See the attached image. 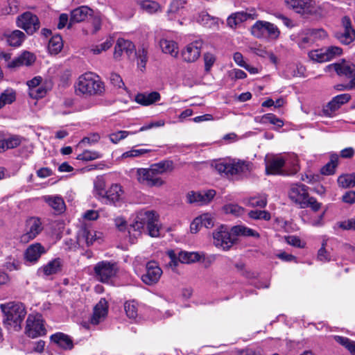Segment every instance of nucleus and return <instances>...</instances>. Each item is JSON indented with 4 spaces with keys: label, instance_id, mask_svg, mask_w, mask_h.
<instances>
[{
    "label": "nucleus",
    "instance_id": "f257e3e1",
    "mask_svg": "<svg viewBox=\"0 0 355 355\" xmlns=\"http://www.w3.org/2000/svg\"><path fill=\"white\" fill-rule=\"evenodd\" d=\"M116 227L120 231L128 230V234L134 237L139 235L144 226L146 225L148 234L152 237H157L159 235L158 226V216L154 211H139L135 220L129 225L122 217H118L114 220Z\"/></svg>",
    "mask_w": 355,
    "mask_h": 355
},
{
    "label": "nucleus",
    "instance_id": "f03ea898",
    "mask_svg": "<svg viewBox=\"0 0 355 355\" xmlns=\"http://www.w3.org/2000/svg\"><path fill=\"white\" fill-rule=\"evenodd\" d=\"M0 309L3 313V323L10 329L19 331L26 315L24 305L20 302H10L1 304Z\"/></svg>",
    "mask_w": 355,
    "mask_h": 355
},
{
    "label": "nucleus",
    "instance_id": "7ed1b4c3",
    "mask_svg": "<svg viewBox=\"0 0 355 355\" xmlns=\"http://www.w3.org/2000/svg\"><path fill=\"white\" fill-rule=\"evenodd\" d=\"M104 90V85L99 77L91 72L81 75L76 85L77 94L92 96L101 94Z\"/></svg>",
    "mask_w": 355,
    "mask_h": 355
},
{
    "label": "nucleus",
    "instance_id": "20e7f679",
    "mask_svg": "<svg viewBox=\"0 0 355 355\" xmlns=\"http://www.w3.org/2000/svg\"><path fill=\"white\" fill-rule=\"evenodd\" d=\"M214 168L222 176L228 177L250 172L252 169V164L243 160L229 162L220 161L214 164Z\"/></svg>",
    "mask_w": 355,
    "mask_h": 355
},
{
    "label": "nucleus",
    "instance_id": "39448f33",
    "mask_svg": "<svg viewBox=\"0 0 355 355\" xmlns=\"http://www.w3.org/2000/svg\"><path fill=\"white\" fill-rule=\"evenodd\" d=\"M251 33L257 38L277 40L279 37L280 31L274 24L259 20L251 27Z\"/></svg>",
    "mask_w": 355,
    "mask_h": 355
},
{
    "label": "nucleus",
    "instance_id": "423d86ee",
    "mask_svg": "<svg viewBox=\"0 0 355 355\" xmlns=\"http://www.w3.org/2000/svg\"><path fill=\"white\" fill-rule=\"evenodd\" d=\"M213 239L214 245L223 250H230L236 241V238L223 225L214 231Z\"/></svg>",
    "mask_w": 355,
    "mask_h": 355
},
{
    "label": "nucleus",
    "instance_id": "0eeeda50",
    "mask_svg": "<svg viewBox=\"0 0 355 355\" xmlns=\"http://www.w3.org/2000/svg\"><path fill=\"white\" fill-rule=\"evenodd\" d=\"M16 24L30 35H33L40 28L38 17L29 11L19 15L16 19Z\"/></svg>",
    "mask_w": 355,
    "mask_h": 355
},
{
    "label": "nucleus",
    "instance_id": "6e6552de",
    "mask_svg": "<svg viewBox=\"0 0 355 355\" xmlns=\"http://www.w3.org/2000/svg\"><path fill=\"white\" fill-rule=\"evenodd\" d=\"M44 226L40 218L31 217L26 220L24 233L19 236V241L26 244L36 238L43 230Z\"/></svg>",
    "mask_w": 355,
    "mask_h": 355
},
{
    "label": "nucleus",
    "instance_id": "1a4fd4ad",
    "mask_svg": "<svg viewBox=\"0 0 355 355\" xmlns=\"http://www.w3.org/2000/svg\"><path fill=\"white\" fill-rule=\"evenodd\" d=\"M46 333L42 315L40 313L30 314L26 320V334L35 338L44 336Z\"/></svg>",
    "mask_w": 355,
    "mask_h": 355
},
{
    "label": "nucleus",
    "instance_id": "9d476101",
    "mask_svg": "<svg viewBox=\"0 0 355 355\" xmlns=\"http://www.w3.org/2000/svg\"><path fill=\"white\" fill-rule=\"evenodd\" d=\"M136 178L139 183L150 187H159L165 183L162 178H156L149 168H137L136 171Z\"/></svg>",
    "mask_w": 355,
    "mask_h": 355
},
{
    "label": "nucleus",
    "instance_id": "9b49d317",
    "mask_svg": "<svg viewBox=\"0 0 355 355\" xmlns=\"http://www.w3.org/2000/svg\"><path fill=\"white\" fill-rule=\"evenodd\" d=\"M94 270L96 277L102 282H108L116 272L114 264L106 261L98 262Z\"/></svg>",
    "mask_w": 355,
    "mask_h": 355
},
{
    "label": "nucleus",
    "instance_id": "f8f14e48",
    "mask_svg": "<svg viewBox=\"0 0 355 355\" xmlns=\"http://www.w3.org/2000/svg\"><path fill=\"white\" fill-rule=\"evenodd\" d=\"M162 274V270L155 261H150L146 264V273L141 276L143 282L151 286L158 282Z\"/></svg>",
    "mask_w": 355,
    "mask_h": 355
},
{
    "label": "nucleus",
    "instance_id": "ddd939ff",
    "mask_svg": "<svg viewBox=\"0 0 355 355\" xmlns=\"http://www.w3.org/2000/svg\"><path fill=\"white\" fill-rule=\"evenodd\" d=\"M135 51V46L132 42L119 38L114 46V58L118 60L124 54L127 58L131 59Z\"/></svg>",
    "mask_w": 355,
    "mask_h": 355
},
{
    "label": "nucleus",
    "instance_id": "4468645a",
    "mask_svg": "<svg viewBox=\"0 0 355 355\" xmlns=\"http://www.w3.org/2000/svg\"><path fill=\"white\" fill-rule=\"evenodd\" d=\"M216 191L214 190H208L207 191L200 192H189L187 196V201L189 203H196L198 205H203L209 203L215 196Z\"/></svg>",
    "mask_w": 355,
    "mask_h": 355
},
{
    "label": "nucleus",
    "instance_id": "2eb2a0df",
    "mask_svg": "<svg viewBox=\"0 0 355 355\" xmlns=\"http://www.w3.org/2000/svg\"><path fill=\"white\" fill-rule=\"evenodd\" d=\"M44 253H46L44 247L40 243H35L30 245L25 250L24 260L28 263L35 264Z\"/></svg>",
    "mask_w": 355,
    "mask_h": 355
},
{
    "label": "nucleus",
    "instance_id": "dca6fc26",
    "mask_svg": "<svg viewBox=\"0 0 355 355\" xmlns=\"http://www.w3.org/2000/svg\"><path fill=\"white\" fill-rule=\"evenodd\" d=\"M97 239L96 232L89 227H81L77 234V243L80 247L92 245Z\"/></svg>",
    "mask_w": 355,
    "mask_h": 355
},
{
    "label": "nucleus",
    "instance_id": "f3484780",
    "mask_svg": "<svg viewBox=\"0 0 355 355\" xmlns=\"http://www.w3.org/2000/svg\"><path fill=\"white\" fill-rule=\"evenodd\" d=\"M328 67L334 69L340 76H345L351 80L355 78V64L343 60L341 62L335 63Z\"/></svg>",
    "mask_w": 355,
    "mask_h": 355
},
{
    "label": "nucleus",
    "instance_id": "a211bd4d",
    "mask_svg": "<svg viewBox=\"0 0 355 355\" xmlns=\"http://www.w3.org/2000/svg\"><path fill=\"white\" fill-rule=\"evenodd\" d=\"M286 6L295 10L297 13L309 14L313 8V0H284Z\"/></svg>",
    "mask_w": 355,
    "mask_h": 355
},
{
    "label": "nucleus",
    "instance_id": "6ab92c4d",
    "mask_svg": "<svg viewBox=\"0 0 355 355\" xmlns=\"http://www.w3.org/2000/svg\"><path fill=\"white\" fill-rule=\"evenodd\" d=\"M351 99L349 94H342L334 97L324 108L325 115L331 116L332 113L338 110L341 105L347 103Z\"/></svg>",
    "mask_w": 355,
    "mask_h": 355
},
{
    "label": "nucleus",
    "instance_id": "aec40b11",
    "mask_svg": "<svg viewBox=\"0 0 355 355\" xmlns=\"http://www.w3.org/2000/svg\"><path fill=\"white\" fill-rule=\"evenodd\" d=\"M289 197L301 207L309 197L307 187L302 184L293 185L290 190Z\"/></svg>",
    "mask_w": 355,
    "mask_h": 355
},
{
    "label": "nucleus",
    "instance_id": "412c9836",
    "mask_svg": "<svg viewBox=\"0 0 355 355\" xmlns=\"http://www.w3.org/2000/svg\"><path fill=\"white\" fill-rule=\"evenodd\" d=\"M93 13V10L86 6H79L73 9L71 12L69 28L74 23H80L85 21L89 16H92Z\"/></svg>",
    "mask_w": 355,
    "mask_h": 355
},
{
    "label": "nucleus",
    "instance_id": "4be33fe9",
    "mask_svg": "<svg viewBox=\"0 0 355 355\" xmlns=\"http://www.w3.org/2000/svg\"><path fill=\"white\" fill-rule=\"evenodd\" d=\"M107 302L105 299L102 298L94 308V313L90 318V322L96 325L103 321L107 314Z\"/></svg>",
    "mask_w": 355,
    "mask_h": 355
},
{
    "label": "nucleus",
    "instance_id": "5701e85b",
    "mask_svg": "<svg viewBox=\"0 0 355 355\" xmlns=\"http://www.w3.org/2000/svg\"><path fill=\"white\" fill-rule=\"evenodd\" d=\"M122 193L121 187L119 184H114L106 191V194L103 196L102 202L115 205L120 200Z\"/></svg>",
    "mask_w": 355,
    "mask_h": 355
},
{
    "label": "nucleus",
    "instance_id": "b1692460",
    "mask_svg": "<svg viewBox=\"0 0 355 355\" xmlns=\"http://www.w3.org/2000/svg\"><path fill=\"white\" fill-rule=\"evenodd\" d=\"M285 164L286 159L282 157H274L266 162V173L267 175L282 174V168Z\"/></svg>",
    "mask_w": 355,
    "mask_h": 355
},
{
    "label": "nucleus",
    "instance_id": "393cba45",
    "mask_svg": "<svg viewBox=\"0 0 355 355\" xmlns=\"http://www.w3.org/2000/svg\"><path fill=\"white\" fill-rule=\"evenodd\" d=\"M200 55V49L198 42L188 44L182 51L183 60L187 62H193L198 60Z\"/></svg>",
    "mask_w": 355,
    "mask_h": 355
},
{
    "label": "nucleus",
    "instance_id": "a878e982",
    "mask_svg": "<svg viewBox=\"0 0 355 355\" xmlns=\"http://www.w3.org/2000/svg\"><path fill=\"white\" fill-rule=\"evenodd\" d=\"M3 36L6 39L8 44L13 47L20 46L26 38L24 33L19 30L6 32Z\"/></svg>",
    "mask_w": 355,
    "mask_h": 355
},
{
    "label": "nucleus",
    "instance_id": "bb28decb",
    "mask_svg": "<svg viewBox=\"0 0 355 355\" xmlns=\"http://www.w3.org/2000/svg\"><path fill=\"white\" fill-rule=\"evenodd\" d=\"M161 96L157 92L141 93L135 96V101L142 105L148 106L160 100Z\"/></svg>",
    "mask_w": 355,
    "mask_h": 355
},
{
    "label": "nucleus",
    "instance_id": "cd10ccee",
    "mask_svg": "<svg viewBox=\"0 0 355 355\" xmlns=\"http://www.w3.org/2000/svg\"><path fill=\"white\" fill-rule=\"evenodd\" d=\"M51 340L64 349H71L73 347V343L71 338L62 332L53 334L51 336Z\"/></svg>",
    "mask_w": 355,
    "mask_h": 355
},
{
    "label": "nucleus",
    "instance_id": "c85d7f7f",
    "mask_svg": "<svg viewBox=\"0 0 355 355\" xmlns=\"http://www.w3.org/2000/svg\"><path fill=\"white\" fill-rule=\"evenodd\" d=\"M291 37L301 49L309 47L313 43L307 29L302 30L298 33L292 35Z\"/></svg>",
    "mask_w": 355,
    "mask_h": 355
},
{
    "label": "nucleus",
    "instance_id": "c756f323",
    "mask_svg": "<svg viewBox=\"0 0 355 355\" xmlns=\"http://www.w3.org/2000/svg\"><path fill=\"white\" fill-rule=\"evenodd\" d=\"M159 46L164 53L170 54L173 57H176L178 54V44L172 40L163 37L159 41Z\"/></svg>",
    "mask_w": 355,
    "mask_h": 355
},
{
    "label": "nucleus",
    "instance_id": "7c9ffc66",
    "mask_svg": "<svg viewBox=\"0 0 355 355\" xmlns=\"http://www.w3.org/2000/svg\"><path fill=\"white\" fill-rule=\"evenodd\" d=\"M44 200L57 214L62 213L65 210L64 200L60 196H45Z\"/></svg>",
    "mask_w": 355,
    "mask_h": 355
},
{
    "label": "nucleus",
    "instance_id": "2f4dec72",
    "mask_svg": "<svg viewBox=\"0 0 355 355\" xmlns=\"http://www.w3.org/2000/svg\"><path fill=\"white\" fill-rule=\"evenodd\" d=\"M252 18L251 15L245 12H238L232 14L227 19V25L231 28H236L239 24Z\"/></svg>",
    "mask_w": 355,
    "mask_h": 355
},
{
    "label": "nucleus",
    "instance_id": "473e14b6",
    "mask_svg": "<svg viewBox=\"0 0 355 355\" xmlns=\"http://www.w3.org/2000/svg\"><path fill=\"white\" fill-rule=\"evenodd\" d=\"M42 270L46 276L56 274L62 270V260L60 258L54 259L44 266Z\"/></svg>",
    "mask_w": 355,
    "mask_h": 355
},
{
    "label": "nucleus",
    "instance_id": "72a5a7b5",
    "mask_svg": "<svg viewBox=\"0 0 355 355\" xmlns=\"http://www.w3.org/2000/svg\"><path fill=\"white\" fill-rule=\"evenodd\" d=\"M231 232L235 237L237 236L259 237V234L257 232L243 225H235L232 227L231 228Z\"/></svg>",
    "mask_w": 355,
    "mask_h": 355
},
{
    "label": "nucleus",
    "instance_id": "f704fd0d",
    "mask_svg": "<svg viewBox=\"0 0 355 355\" xmlns=\"http://www.w3.org/2000/svg\"><path fill=\"white\" fill-rule=\"evenodd\" d=\"M16 100V92L12 88H7L0 94V109L6 105L12 104Z\"/></svg>",
    "mask_w": 355,
    "mask_h": 355
},
{
    "label": "nucleus",
    "instance_id": "c9c22d12",
    "mask_svg": "<svg viewBox=\"0 0 355 355\" xmlns=\"http://www.w3.org/2000/svg\"><path fill=\"white\" fill-rule=\"evenodd\" d=\"M196 20L201 25L211 28L218 24V19L211 17L205 11H202L199 13Z\"/></svg>",
    "mask_w": 355,
    "mask_h": 355
},
{
    "label": "nucleus",
    "instance_id": "e433bc0d",
    "mask_svg": "<svg viewBox=\"0 0 355 355\" xmlns=\"http://www.w3.org/2000/svg\"><path fill=\"white\" fill-rule=\"evenodd\" d=\"M62 47V39L59 35L53 36L49 42L48 49L51 54H58Z\"/></svg>",
    "mask_w": 355,
    "mask_h": 355
},
{
    "label": "nucleus",
    "instance_id": "4c0bfd02",
    "mask_svg": "<svg viewBox=\"0 0 355 355\" xmlns=\"http://www.w3.org/2000/svg\"><path fill=\"white\" fill-rule=\"evenodd\" d=\"M338 156L336 154H332L330 156V161L321 168V173L325 175H330L335 173L338 165Z\"/></svg>",
    "mask_w": 355,
    "mask_h": 355
},
{
    "label": "nucleus",
    "instance_id": "58836bf2",
    "mask_svg": "<svg viewBox=\"0 0 355 355\" xmlns=\"http://www.w3.org/2000/svg\"><path fill=\"white\" fill-rule=\"evenodd\" d=\"M186 4V0H173L167 12L169 15H181L185 9Z\"/></svg>",
    "mask_w": 355,
    "mask_h": 355
},
{
    "label": "nucleus",
    "instance_id": "ea45409f",
    "mask_svg": "<svg viewBox=\"0 0 355 355\" xmlns=\"http://www.w3.org/2000/svg\"><path fill=\"white\" fill-rule=\"evenodd\" d=\"M336 37L343 44H349L352 42L355 38V31L354 29L344 30L343 32L336 33Z\"/></svg>",
    "mask_w": 355,
    "mask_h": 355
},
{
    "label": "nucleus",
    "instance_id": "a19ab883",
    "mask_svg": "<svg viewBox=\"0 0 355 355\" xmlns=\"http://www.w3.org/2000/svg\"><path fill=\"white\" fill-rule=\"evenodd\" d=\"M178 261L182 263H190L200 259V255L198 252H180L178 257Z\"/></svg>",
    "mask_w": 355,
    "mask_h": 355
},
{
    "label": "nucleus",
    "instance_id": "79ce46f5",
    "mask_svg": "<svg viewBox=\"0 0 355 355\" xmlns=\"http://www.w3.org/2000/svg\"><path fill=\"white\" fill-rule=\"evenodd\" d=\"M132 58H137V64L141 70H143L146 67V64L148 60L147 50L142 47L139 49L137 51H135Z\"/></svg>",
    "mask_w": 355,
    "mask_h": 355
},
{
    "label": "nucleus",
    "instance_id": "37998d69",
    "mask_svg": "<svg viewBox=\"0 0 355 355\" xmlns=\"http://www.w3.org/2000/svg\"><path fill=\"white\" fill-rule=\"evenodd\" d=\"M338 182L343 188L355 187V172L340 175L338 179Z\"/></svg>",
    "mask_w": 355,
    "mask_h": 355
},
{
    "label": "nucleus",
    "instance_id": "c03bdc74",
    "mask_svg": "<svg viewBox=\"0 0 355 355\" xmlns=\"http://www.w3.org/2000/svg\"><path fill=\"white\" fill-rule=\"evenodd\" d=\"M309 57L311 60L318 62L328 61V57L326 55L324 48L311 51L309 53Z\"/></svg>",
    "mask_w": 355,
    "mask_h": 355
},
{
    "label": "nucleus",
    "instance_id": "a18cd8bd",
    "mask_svg": "<svg viewBox=\"0 0 355 355\" xmlns=\"http://www.w3.org/2000/svg\"><path fill=\"white\" fill-rule=\"evenodd\" d=\"M124 309L130 319H136L138 315L137 304L135 301H128L124 304Z\"/></svg>",
    "mask_w": 355,
    "mask_h": 355
},
{
    "label": "nucleus",
    "instance_id": "49530a36",
    "mask_svg": "<svg viewBox=\"0 0 355 355\" xmlns=\"http://www.w3.org/2000/svg\"><path fill=\"white\" fill-rule=\"evenodd\" d=\"M224 211L227 214H232L235 216H242L245 213V209L236 204H228L224 206Z\"/></svg>",
    "mask_w": 355,
    "mask_h": 355
},
{
    "label": "nucleus",
    "instance_id": "de8ad7c7",
    "mask_svg": "<svg viewBox=\"0 0 355 355\" xmlns=\"http://www.w3.org/2000/svg\"><path fill=\"white\" fill-rule=\"evenodd\" d=\"M140 6L142 10L150 14L155 13L159 8V6L157 2L150 0H144L141 1L140 3Z\"/></svg>",
    "mask_w": 355,
    "mask_h": 355
},
{
    "label": "nucleus",
    "instance_id": "09e8293b",
    "mask_svg": "<svg viewBox=\"0 0 355 355\" xmlns=\"http://www.w3.org/2000/svg\"><path fill=\"white\" fill-rule=\"evenodd\" d=\"M105 182L103 180H98L94 182V195L101 202L103 201V196L106 194L105 189Z\"/></svg>",
    "mask_w": 355,
    "mask_h": 355
},
{
    "label": "nucleus",
    "instance_id": "8fccbe9b",
    "mask_svg": "<svg viewBox=\"0 0 355 355\" xmlns=\"http://www.w3.org/2000/svg\"><path fill=\"white\" fill-rule=\"evenodd\" d=\"M102 155L97 151L85 150L83 153L78 155L77 159L83 161H92L99 159Z\"/></svg>",
    "mask_w": 355,
    "mask_h": 355
},
{
    "label": "nucleus",
    "instance_id": "3c124183",
    "mask_svg": "<svg viewBox=\"0 0 355 355\" xmlns=\"http://www.w3.org/2000/svg\"><path fill=\"white\" fill-rule=\"evenodd\" d=\"M155 164L163 174L172 172L174 170V163L172 160L166 159Z\"/></svg>",
    "mask_w": 355,
    "mask_h": 355
},
{
    "label": "nucleus",
    "instance_id": "603ef678",
    "mask_svg": "<svg viewBox=\"0 0 355 355\" xmlns=\"http://www.w3.org/2000/svg\"><path fill=\"white\" fill-rule=\"evenodd\" d=\"M310 207L314 211H318L321 208V203L318 202L313 197H308L301 208Z\"/></svg>",
    "mask_w": 355,
    "mask_h": 355
},
{
    "label": "nucleus",
    "instance_id": "864d4df0",
    "mask_svg": "<svg viewBox=\"0 0 355 355\" xmlns=\"http://www.w3.org/2000/svg\"><path fill=\"white\" fill-rule=\"evenodd\" d=\"M113 41L112 39H108L103 43L96 45L92 48L91 51L94 54H99L102 51H105L112 46Z\"/></svg>",
    "mask_w": 355,
    "mask_h": 355
},
{
    "label": "nucleus",
    "instance_id": "5fc2aeb1",
    "mask_svg": "<svg viewBox=\"0 0 355 355\" xmlns=\"http://www.w3.org/2000/svg\"><path fill=\"white\" fill-rule=\"evenodd\" d=\"M307 30L309 31V35H311V39H312L313 43L318 40H321V39L326 37V36H327L326 31L322 28H319V29L307 28Z\"/></svg>",
    "mask_w": 355,
    "mask_h": 355
},
{
    "label": "nucleus",
    "instance_id": "6e6d98bb",
    "mask_svg": "<svg viewBox=\"0 0 355 355\" xmlns=\"http://www.w3.org/2000/svg\"><path fill=\"white\" fill-rule=\"evenodd\" d=\"M262 122H269L277 127H282L284 125V122L281 119L277 118L273 114H266L263 115L262 116Z\"/></svg>",
    "mask_w": 355,
    "mask_h": 355
},
{
    "label": "nucleus",
    "instance_id": "4d7b16f0",
    "mask_svg": "<svg viewBox=\"0 0 355 355\" xmlns=\"http://www.w3.org/2000/svg\"><path fill=\"white\" fill-rule=\"evenodd\" d=\"M150 151V150L148 149H131L123 153L121 157L123 158L140 157Z\"/></svg>",
    "mask_w": 355,
    "mask_h": 355
},
{
    "label": "nucleus",
    "instance_id": "13d9d810",
    "mask_svg": "<svg viewBox=\"0 0 355 355\" xmlns=\"http://www.w3.org/2000/svg\"><path fill=\"white\" fill-rule=\"evenodd\" d=\"M324 49L326 55L328 57V61L336 58V56L340 55L343 53L342 49L338 46H331Z\"/></svg>",
    "mask_w": 355,
    "mask_h": 355
},
{
    "label": "nucleus",
    "instance_id": "bf43d9fd",
    "mask_svg": "<svg viewBox=\"0 0 355 355\" xmlns=\"http://www.w3.org/2000/svg\"><path fill=\"white\" fill-rule=\"evenodd\" d=\"M46 90L43 86H38L35 88H31L28 92L29 96L32 98L37 99L42 98L45 96Z\"/></svg>",
    "mask_w": 355,
    "mask_h": 355
},
{
    "label": "nucleus",
    "instance_id": "052dcab7",
    "mask_svg": "<svg viewBox=\"0 0 355 355\" xmlns=\"http://www.w3.org/2000/svg\"><path fill=\"white\" fill-rule=\"evenodd\" d=\"M267 204L266 197L261 196L259 197H253L249 200V205L252 207H259L263 208Z\"/></svg>",
    "mask_w": 355,
    "mask_h": 355
},
{
    "label": "nucleus",
    "instance_id": "680f3d73",
    "mask_svg": "<svg viewBox=\"0 0 355 355\" xmlns=\"http://www.w3.org/2000/svg\"><path fill=\"white\" fill-rule=\"evenodd\" d=\"M130 134L129 132L125 130L118 131L109 135L110 141L114 144H117L121 139H125Z\"/></svg>",
    "mask_w": 355,
    "mask_h": 355
},
{
    "label": "nucleus",
    "instance_id": "e2e57ef3",
    "mask_svg": "<svg viewBox=\"0 0 355 355\" xmlns=\"http://www.w3.org/2000/svg\"><path fill=\"white\" fill-rule=\"evenodd\" d=\"M216 61L215 56L210 53L204 54L205 69L209 71Z\"/></svg>",
    "mask_w": 355,
    "mask_h": 355
},
{
    "label": "nucleus",
    "instance_id": "0e129e2a",
    "mask_svg": "<svg viewBox=\"0 0 355 355\" xmlns=\"http://www.w3.org/2000/svg\"><path fill=\"white\" fill-rule=\"evenodd\" d=\"M325 245L326 241H324L318 252V259L322 262L329 261L331 259L329 254L325 249Z\"/></svg>",
    "mask_w": 355,
    "mask_h": 355
},
{
    "label": "nucleus",
    "instance_id": "69168bd1",
    "mask_svg": "<svg viewBox=\"0 0 355 355\" xmlns=\"http://www.w3.org/2000/svg\"><path fill=\"white\" fill-rule=\"evenodd\" d=\"M286 242L293 246L297 248H304L305 243L297 236H288L286 238Z\"/></svg>",
    "mask_w": 355,
    "mask_h": 355
},
{
    "label": "nucleus",
    "instance_id": "338daca9",
    "mask_svg": "<svg viewBox=\"0 0 355 355\" xmlns=\"http://www.w3.org/2000/svg\"><path fill=\"white\" fill-rule=\"evenodd\" d=\"M339 227L345 230H355V218H350L338 223Z\"/></svg>",
    "mask_w": 355,
    "mask_h": 355
},
{
    "label": "nucleus",
    "instance_id": "774afa93",
    "mask_svg": "<svg viewBox=\"0 0 355 355\" xmlns=\"http://www.w3.org/2000/svg\"><path fill=\"white\" fill-rule=\"evenodd\" d=\"M198 218L200 220L201 226H205L207 228H209L214 226L213 218L209 214H202L199 216Z\"/></svg>",
    "mask_w": 355,
    "mask_h": 355
}]
</instances>
